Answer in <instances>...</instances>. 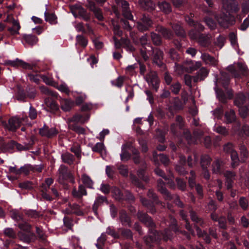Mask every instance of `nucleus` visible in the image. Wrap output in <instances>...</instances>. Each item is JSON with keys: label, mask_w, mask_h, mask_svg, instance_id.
Segmentation results:
<instances>
[{"label": "nucleus", "mask_w": 249, "mask_h": 249, "mask_svg": "<svg viewBox=\"0 0 249 249\" xmlns=\"http://www.w3.org/2000/svg\"><path fill=\"white\" fill-rule=\"evenodd\" d=\"M81 180L83 183L88 188L93 189V181L87 175L84 174L82 175Z\"/></svg>", "instance_id": "nucleus-35"}, {"label": "nucleus", "mask_w": 249, "mask_h": 249, "mask_svg": "<svg viewBox=\"0 0 249 249\" xmlns=\"http://www.w3.org/2000/svg\"><path fill=\"white\" fill-rule=\"evenodd\" d=\"M235 174L234 173L227 171L224 173V176L226 179V186L228 189H230L232 186L233 180L235 179Z\"/></svg>", "instance_id": "nucleus-24"}, {"label": "nucleus", "mask_w": 249, "mask_h": 249, "mask_svg": "<svg viewBox=\"0 0 249 249\" xmlns=\"http://www.w3.org/2000/svg\"><path fill=\"white\" fill-rule=\"evenodd\" d=\"M247 99L246 97L243 93H240L236 95L234 101L235 104L237 107L246 105Z\"/></svg>", "instance_id": "nucleus-33"}, {"label": "nucleus", "mask_w": 249, "mask_h": 249, "mask_svg": "<svg viewBox=\"0 0 249 249\" xmlns=\"http://www.w3.org/2000/svg\"><path fill=\"white\" fill-rule=\"evenodd\" d=\"M107 201V198L106 196H98L95 199L94 203L93 205V210L96 211L99 206L102 204L104 202Z\"/></svg>", "instance_id": "nucleus-40"}, {"label": "nucleus", "mask_w": 249, "mask_h": 249, "mask_svg": "<svg viewBox=\"0 0 249 249\" xmlns=\"http://www.w3.org/2000/svg\"><path fill=\"white\" fill-rule=\"evenodd\" d=\"M224 163L221 159H216L212 164V170L214 173L221 174L224 169Z\"/></svg>", "instance_id": "nucleus-21"}, {"label": "nucleus", "mask_w": 249, "mask_h": 249, "mask_svg": "<svg viewBox=\"0 0 249 249\" xmlns=\"http://www.w3.org/2000/svg\"><path fill=\"white\" fill-rule=\"evenodd\" d=\"M231 166L232 167H235L238 166L239 162V159L238 154L236 151L232 152L231 153Z\"/></svg>", "instance_id": "nucleus-46"}, {"label": "nucleus", "mask_w": 249, "mask_h": 249, "mask_svg": "<svg viewBox=\"0 0 249 249\" xmlns=\"http://www.w3.org/2000/svg\"><path fill=\"white\" fill-rule=\"evenodd\" d=\"M121 41L124 44V47L127 51L133 52L135 51V48L131 44L130 41L124 38H121Z\"/></svg>", "instance_id": "nucleus-52"}, {"label": "nucleus", "mask_w": 249, "mask_h": 249, "mask_svg": "<svg viewBox=\"0 0 249 249\" xmlns=\"http://www.w3.org/2000/svg\"><path fill=\"white\" fill-rule=\"evenodd\" d=\"M45 103L51 112H54L59 109L58 105L52 98H46L45 99Z\"/></svg>", "instance_id": "nucleus-25"}, {"label": "nucleus", "mask_w": 249, "mask_h": 249, "mask_svg": "<svg viewBox=\"0 0 249 249\" xmlns=\"http://www.w3.org/2000/svg\"><path fill=\"white\" fill-rule=\"evenodd\" d=\"M111 21L114 36H121L123 35V32L120 29V26L118 24L117 22L114 20H112Z\"/></svg>", "instance_id": "nucleus-45"}, {"label": "nucleus", "mask_w": 249, "mask_h": 249, "mask_svg": "<svg viewBox=\"0 0 249 249\" xmlns=\"http://www.w3.org/2000/svg\"><path fill=\"white\" fill-rule=\"evenodd\" d=\"M120 219L124 225L129 226L130 220L126 213L124 211H121L120 213Z\"/></svg>", "instance_id": "nucleus-39"}, {"label": "nucleus", "mask_w": 249, "mask_h": 249, "mask_svg": "<svg viewBox=\"0 0 249 249\" xmlns=\"http://www.w3.org/2000/svg\"><path fill=\"white\" fill-rule=\"evenodd\" d=\"M156 31L160 33L163 37L166 39H170L173 36V33L170 30L162 26H157Z\"/></svg>", "instance_id": "nucleus-27"}, {"label": "nucleus", "mask_w": 249, "mask_h": 249, "mask_svg": "<svg viewBox=\"0 0 249 249\" xmlns=\"http://www.w3.org/2000/svg\"><path fill=\"white\" fill-rule=\"evenodd\" d=\"M214 130L216 132L224 136L227 135L229 133L227 129L225 127L222 126H215Z\"/></svg>", "instance_id": "nucleus-58"}, {"label": "nucleus", "mask_w": 249, "mask_h": 249, "mask_svg": "<svg viewBox=\"0 0 249 249\" xmlns=\"http://www.w3.org/2000/svg\"><path fill=\"white\" fill-rule=\"evenodd\" d=\"M5 21L11 23L12 25V27L9 28L8 29L12 34L15 35L19 34L18 31L20 28V26L18 20H15L12 17H8Z\"/></svg>", "instance_id": "nucleus-17"}, {"label": "nucleus", "mask_w": 249, "mask_h": 249, "mask_svg": "<svg viewBox=\"0 0 249 249\" xmlns=\"http://www.w3.org/2000/svg\"><path fill=\"white\" fill-rule=\"evenodd\" d=\"M139 3L142 8L147 10H153L155 7V4L151 0H140Z\"/></svg>", "instance_id": "nucleus-26"}, {"label": "nucleus", "mask_w": 249, "mask_h": 249, "mask_svg": "<svg viewBox=\"0 0 249 249\" xmlns=\"http://www.w3.org/2000/svg\"><path fill=\"white\" fill-rule=\"evenodd\" d=\"M138 217L146 226L149 228V235L144 238L147 245L150 246L151 243L158 242L159 240L161 239L164 241H167L171 238L172 235L169 230L167 229L164 231V232L159 233L153 229L155 224L151 217L147 214L142 212H139Z\"/></svg>", "instance_id": "nucleus-1"}, {"label": "nucleus", "mask_w": 249, "mask_h": 249, "mask_svg": "<svg viewBox=\"0 0 249 249\" xmlns=\"http://www.w3.org/2000/svg\"><path fill=\"white\" fill-rule=\"evenodd\" d=\"M41 91L45 94L51 95L53 97H57V94L56 92L51 90L49 88L45 87H42L40 88Z\"/></svg>", "instance_id": "nucleus-63"}, {"label": "nucleus", "mask_w": 249, "mask_h": 249, "mask_svg": "<svg viewBox=\"0 0 249 249\" xmlns=\"http://www.w3.org/2000/svg\"><path fill=\"white\" fill-rule=\"evenodd\" d=\"M211 159L208 155H203L201 158V166L202 170L207 169L209 166Z\"/></svg>", "instance_id": "nucleus-38"}, {"label": "nucleus", "mask_w": 249, "mask_h": 249, "mask_svg": "<svg viewBox=\"0 0 249 249\" xmlns=\"http://www.w3.org/2000/svg\"><path fill=\"white\" fill-rule=\"evenodd\" d=\"M61 158L63 162L69 164H72L74 159L73 156L69 153L62 154Z\"/></svg>", "instance_id": "nucleus-41"}, {"label": "nucleus", "mask_w": 249, "mask_h": 249, "mask_svg": "<svg viewBox=\"0 0 249 249\" xmlns=\"http://www.w3.org/2000/svg\"><path fill=\"white\" fill-rule=\"evenodd\" d=\"M71 10L75 17H80L84 20L88 21L90 19V15L81 5L75 4L71 6Z\"/></svg>", "instance_id": "nucleus-6"}, {"label": "nucleus", "mask_w": 249, "mask_h": 249, "mask_svg": "<svg viewBox=\"0 0 249 249\" xmlns=\"http://www.w3.org/2000/svg\"><path fill=\"white\" fill-rule=\"evenodd\" d=\"M215 87L214 90L216 93V96L218 99L219 101L222 103H226L227 101V98L224 92L221 89H219L217 88V79H216L215 81Z\"/></svg>", "instance_id": "nucleus-28"}, {"label": "nucleus", "mask_w": 249, "mask_h": 249, "mask_svg": "<svg viewBox=\"0 0 249 249\" xmlns=\"http://www.w3.org/2000/svg\"><path fill=\"white\" fill-rule=\"evenodd\" d=\"M209 71L205 67L201 68L197 72L200 78V80H203L208 75Z\"/></svg>", "instance_id": "nucleus-59"}, {"label": "nucleus", "mask_w": 249, "mask_h": 249, "mask_svg": "<svg viewBox=\"0 0 249 249\" xmlns=\"http://www.w3.org/2000/svg\"><path fill=\"white\" fill-rule=\"evenodd\" d=\"M18 227L21 230L23 231V232L30 231L31 226L24 221L23 219L19 222Z\"/></svg>", "instance_id": "nucleus-55"}, {"label": "nucleus", "mask_w": 249, "mask_h": 249, "mask_svg": "<svg viewBox=\"0 0 249 249\" xmlns=\"http://www.w3.org/2000/svg\"><path fill=\"white\" fill-rule=\"evenodd\" d=\"M158 6L160 10L165 14H168L172 11V8L170 4L165 1L159 2Z\"/></svg>", "instance_id": "nucleus-30"}, {"label": "nucleus", "mask_w": 249, "mask_h": 249, "mask_svg": "<svg viewBox=\"0 0 249 249\" xmlns=\"http://www.w3.org/2000/svg\"><path fill=\"white\" fill-rule=\"evenodd\" d=\"M152 22L147 16L143 15L141 19L137 22V27L141 32L145 31L151 26Z\"/></svg>", "instance_id": "nucleus-11"}, {"label": "nucleus", "mask_w": 249, "mask_h": 249, "mask_svg": "<svg viewBox=\"0 0 249 249\" xmlns=\"http://www.w3.org/2000/svg\"><path fill=\"white\" fill-rule=\"evenodd\" d=\"M159 157V159L161 161V162L165 166L167 165L169 162V160L168 158L163 155V154H160L158 156L156 154V152L153 153V159L154 161L156 162V160H158V157Z\"/></svg>", "instance_id": "nucleus-44"}, {"label": "nucleus", "mask_w": 249, "mask_h": 249, "mask_svg": "<svg viewBox=\"0 0 249 249\" xmlns=\"http://www.w3.org/2000/svg\"><path fill=\"white\" fill-rule=\"evenodd\" d=\"M163 52L158 48L153 50V62L159 67L163 65Z\"/></svg>", "instance_id": "nucleus-13"}, {"label": "nucleus", "mask_w": 249, "mask_h": 249, "mask_svg": "<svg viewBox=\"0 0 249 249\" xmlns=\"http://www.w3.org/2000/svg\"><path fill=\"white\" fill-rule=\"evenodd\" d=\"M128 148L127 144H124L122 146V153L120 154V157L122 161L128 160L130 158V154L127 151Z\"/></svg>", "instance_id": "nucleus-31"}, {"label": "nucleus", "mask_w": 249, "mask_h": 249, "mask_svg": "<svg viewBox=\"0 0 249 249\" xmlns=\"http://www.w3.org/2000/svg\"><path fill=\"white\" fill-rule=\"evenodd\" d=\"M112 193L113 197L115 199L120 200L123 199V194L119 188L117 187L113 188Z\"/></svg>", "instance_id": "nucleus-53"}, {"label": "nucleus", "mask_w": 249, "mask_h": 249, "mask_svg": "<svg viewBox=\"0 0 249 249\" xmlns=\"http://www.w3.org/2000/svg\"><path fill=\"white\" fill-rule=\"evenodd\" d=\"M89 118V116H88L85 118H84L82 115L77 114L71 118L70 121L71 122H79L84 124L87 121Z\"/></svg>", "instance_id": "nucleus-43"}, {"label": "nucleus", "mask_w": 249, "mask_h": 249, "mask_svg": "<svg viewBox=\"0 0 249 249\" xmlns=\"http://www.w3.org/2000/svg\"><path fill=\"white\" fill-rule=\"evenodd\" d=\"M190 215L191 219L193 221L195 222L196 223L198 224L200 226H203L204 223L203 219L199 217L195 211H193L192 210H190Z\"/></svg>", "instance_id": "nucleus-32"}, {"label": "nucleus", "mask_w": 249, "mask_h": 249, "mask_svg": "<svg viewBox=\"0 0 249 249\" xmlns=\"http://www.w3.org/2000/svg\"><path fill=\"white\" fill-rule=\"evenodd\" d=\"M172 28L173 30L175 31L176 34L178 36H184L185 35V33L183 29L180 26V24L178 23H176L174 24L172 26Z\"/></svg>", "instance_id": "nucleus-47"}, {"label": "nucleus", "mask_w": 249, "mask_h": 249, "mask_svg": "<svg viewBox=\"0 0 249 249\" xmlns=\"http://www.w3.org/2000/svg\"><path fill=\"white\" fill-rule=\"evenodd\" d=\"M63 223L64 225L68 229H71L72 227L73 226V220L72 219L68 217L65 216L63 218Z\"/></svg>", "instance_id": "nucleus-64"}, {"label": "nucleus", "mask_w": 249, "mask_h": 249, "mask_svg": "<svg viewBox=\"0 0 249 249\" xmlns=\"http://www.w3.org/2000/svg\"><path fill=\"white\" fill-rule=\"evenodd\" d=\"M26 42L30 45H33L38 41V38L33 35H26L24 36Z\"/></svg>", "instance_id": "nucleus-54"}, {"label": "nucleus", "mask_w": 249, "mask_h": 249, "mask_svg": "<svg viewBox=\"0 0 249 249\" xmlns=\"http://www.w3.org/2000/svg\"><path fill=\"white\" fill-rule=\"evenodd\" d=\"M6 64L15 68L20 67L24 69L31 70H34L37 66L36 63H27L18 58L13 61L8 60L6 62Z\"/></svg>", "instance_id": "nucleus-5"}, {"label": "nucleus", "mask_w": 249, "mask_h": 249, "mask_svg": "<svg viewBox=\"0 0 249 249\" xmlns=\"http://www.w3.org/2000/svg\"><path fill=\"white\" fill-rule=\"evenodd\" d=\"M140 43L142 46V48L146 49V47L147 46L150 48L152 49L150 44L148 42L147 36L146 35H144L140 37Z\"/></svg>", "instance_id": "nucleus-57"}, {"label": "nucleus", "mask_w": 249, "mask_h": 249, "mask_svg": "<svg viewBox=\"0 0 249 249\" xmlns=\"http://www.w3.org/2000/svg\"><path fill=\"white\" fill-rule=\"evenodd\" d=\"M158 189L163 196L165 199L171 200L172 196L169 194L168 190L165 187V184L163 180L160 179L158 180Z\"/></svg>", "instance_id": "nucleus-18"}, {"label": "nucleus", "mask_w": 249, "mask_h": 249, "mask_svg": "<svg viewBox=\"0 0 249 249\" xmlns=\"http://www.w3.org/2000/svg\"><path fill=\"white\" fill-rule=\"evenodd\" d=\"M230 80V77L227 74L223 73L222 74V77L220 78V81L224 88L227 89L228 88Z\"/></svg>", "instance_id": "nucleus-56"}, {"label": "nucleus", "mask_w": 249, "mask_h": 249, "mask_svg": "<svg viewBox=\"0 0 249 249\" xmlns=\"http://www.w3.org/2000/svg\"><path fill=\"white\" fill-rule=\"evenodd\" d=\"M116 4L118 7H121L124 17L127 19L132 20L133 16L129 9V4L126 1L116 0Z\"/></svg>", "instance_id": "nucleus-9"}, {"label": "nucleus", "mask_w": 249, "mask_h": 249, "mask_svg": "<svg viewBox=\"0 0 249 249\" xmlns=\"http://www.w3.org/2000/svg\"><path fill=\"white\" fill-rule=\"evenodd\" d=\"M239 107V111L240 116L243 118H246L248 115L249 110L248 107L246 105L238 107Z\"/></svg>", "instance_id": "nucleus-62"}, {"label": "nucleus", "mask_w": 249, "mask_h": 249, "mask_svg": "<svg viewBox=\"0 0 249 249\" xmlns=\"http://www.w3.org/2000/svg\"><path fill=\"white\" fill-rule=\"evenodd\" d=\"M225 118L226 119V123L231 124L234 122L236 120L235 112L233 110H230L225 113Z\"/></svg>", "instance_id": "nucleus-36"}, {"label": "nucleus", "mask_w": 249, "mask_h": 249, "mask_svg": "<svg viewBox=\"0 0 249 249\" xmlns=\"http://www.w3.org/2000/svg\"><path fill=\"white\" fill-rule=\"evenodd\" d=\"M7 148H14L16 147L18 150H26L28 149L27 146H23L19 143L16 142L14 141H11L7 144Z\"/></svg>", "instance_id": "nucleus-37"}, {"label": "nucleus", "mask_w": 249, "mask_h": 249, "mask_svg": "<svg viewBox=\"0 0 249 249\" xmlns=\"http://www.w3.org/2000/svg\"><path fill=\"white\" fill-rule=\"evenodd\" d=\"M241 160L242 161L244 162L246 161L248 157V152L246 146L244 145H241L239 147Z\"/></svg>", "instance_id": "nucleus-48"}, {"label": "nucleus", "mask_w": 249, "mask_h": 249, "mask_svg": "<svg viewBox=\"0 0 249 249\" xmlns=\"http://www.w3.org/2000/svg\"><path fill=\"white\" fill-rule=\"evenodd\" d=\"M197 38L198 43L202 47H207L211 44V37L209 35L201 34Z\"/></svg>", "instance_id": "nucleus-23"}, {"label": "nucleus", "mask_w": 249, "mask_h": 249, "mask_svg": "<svg viewBox=\"0 0 249 249\" xmlns=\"http://www.w3.org/2000/svg\"><path fill=\"white\" fill-rule=\"evenodd\" d=\"M141 201L142 205L146 207L149 211V212L154 213L156 212L155 209L154 208L153 201L150 202L145 198L141 197Z\"/></svg>", "instance_id": "nucleus-34"}, {"label": "nucleus", "mask_w": 249, "mask_h": 249, "mask_svg": "<svg viewBox=\"0 0 249 249\" xmlns=\"http://www.w3.org/2000/svg\"><path fill=\"white\" fill-rule=\"evenodd\" d=\"M200 58L205 64L216 66L218 64L217 60L208 53H202Z\"/></svg>", "instance_id": "nucleus-16"}, {"label": "nucleus", "mask_w": 249, "mask_h": 249, "mask_svg": "<svg viewBox=\"0 0 249 249\" xmlns=\"http://www.w3.org/2000/svg\"><path fill=\"white\" fill-rule=\"evenodd\" d=\"M71 194L74 197L81 199L83 196L87 195V192L85 187L82 184H80L78 186V190L75 187L72 189Z\"/></svg>", "instance_id": "nucleus-19"}, {"label": "nucleus", "mask_w": 249, "mask_h": 249, "mask_svg": "<svg viewBox=\"0 0 249 249\" xmlns=\"http://www.w3.org/2000/svg\"><path fill=\"white\" fill-rule=\"evenodd\" d=\"M86 6L94 14L95 17L100 21L103 20L104 17L100 8L96 6L95 3L91 0H88Z\"/></svg>", "instance_id": "nucleus-12"}, {"label": "nucleus", "mask_w": 249, "mask_h": 249, "mask_svg": "<svg viewBox=\"0 0 249 249\" xmlns=\"http://www.w3.org/2000/svg\"><path fill=\"white\" fill-rule=\"evenodd\" d=\"M61 107L65 111H69L73 106V102L68 99H62L60 101Z\"/></svg>", "instance_id": "nucleus-29"}, {"label": "nucleus", "mask_w": 249, "mask_h": 249, "mask_svg": "<svg viewBox=\"0 0 249 249\" xmlns=\"http://www.w3.org/2000/svg\"><path fill=\"white\" fill-rule=\"evenodd\" d=\"M58 181L60 183H63L64 180H69L71 182L75 183V180L72 174L68 171L67 168L64 165H61L59 170Z\"/></svg>", "instance_id": "nucleus-7"}, {"label": "nucleus", "mask_w": 249, "mask_h": 249, "mask_svg": "<svg viewBox=\"0 0 249 249\" xmlns=\"http://www.w3.org/2000/svg\"><path fill=\"white\" fill-rule=\"evenodd\" d=\"M62 213L66 214H75L77 215H82L83 212L80 208V206L77 204H68V207L62 211Z\"/></svg>", "instance_id": "nucleus-10"}, {"label": "nucleus", "mask_w": 249, "mask_h": 249, "mask_svg": "<svg viewBox=\"0 0 249 249\" xmlns=\"http://www.w3.org/2000/svg\"><path fill=\"white\" fill-rule=\"evenodd\" d=\"M149 86L155 89L157 91L159 87L160 80L156 71H150L144 77Z\"/></svg>", "instance_id": "nucleus-8"}, {"label": "nucleus", "mask_w": 249, "mask_h": 249, "mask_svg": "<svg viewBox=\"0 0 249 249\" xmlns=\"http://www.w3.org/2000/svg\"><path fill=\"white\" fill-rule=\"evenodd\" d=\"M22 122L29 126L31 125V124L28 123V118L26 116L22 117L21 118H19L17 116L12 117L9 120L8 124H7L5 123V124L8 130L14 131L19 127Z\"/></svg>", "instance_id": "nucleus-3"}, {"label": "nucleus", "mask_w": 249, "mask_h": 249, "mask_svg": "<svg viewBox=\"0 0 249 249\" xmlns=\"http://www.w3.org/2000/svg\"><path fill=\"white\" fill-rule=\"evenodd\" d=\"M45 20L49 22L51 24L56 23V17L54 14H50L49 13L45 12L44 13Z\"/></svg>", "instance_id": "nucleus-51"}, {"label": "nucleus", "mask_w": 249, "mask_h": 249, "mask_svg": "<svg viewBox=\"0 0 249 249\" xmlns=\"http://www.w3.org/2000/svg\"><path fill=\"white\" fill-rule=\"evenodd\" d=\"M223 8L226 13L223 12V15L217 19V21L222 27L227 28L230 24V19L232 18L231 17L233 13H237L239 10V7L237 4H231L229 3L228 0H222Z\"/></svg>", "instance_id": "nucleus-2"}, {"label": "nucleus", "mask_w": 249, "mask_h": 249, "mask_svg": "<svg viewBox=\"0 0 249 249\" xmlns=\"http://www.w3.org/2000/svg\"><path fill=\"white\" fill-rule=\"evenodd\" d=\"M193 27L195 30H191L189 33V35L192 39H196L197 38L198 36V33L203 31L204 29V27L201 24L197 22H195Z\"/></svg>", "instance_id": "nucleus-20"}, {"label": "nucleus", "mask_w": 249, "mask_h": 249, "mask_svg": "<svg viewBox=\"0 0 249 249\" xmlns=\"http://www.w3.org/2000/svg\"><path fill=\"white\" fill-rule=\"evenodd\" d=\"M181 87L180 84L178 82H176L171 84L170 89L173 93L177 95L179 93Z\"/></svg>", "instance_id": "nucleus-50"}, {"label": "nucleus", "mask_w": 249, "mask_h": 249, "mask_svg": "<svg viewBox=\"0 0 249 249\" xmlns=\"http://www.w3.org/2000/svg\"><path fill=\"white\" fill-rule=\"evenodd\" d=\"M18 236L21 241L28 243L34 241L36 238L35 234L30 231L26 232L20 231L18 233Z\"/></svg>", "instance_id": "nucleus-14"}, {"label": "nucleus", "mask_w": 249, "mask_h": 249, "mask_svg": "<svg viewBox=\"0 0 249 249\" xmlns=\"http://www.w3.org/2000/svg\"><path fill=\"white\" fill-rule=\"evenodd\" d=\"M69 128L78 134H85V129L76 124H70L69 125Z\"/></svg>", "instance_id": "nucleus-42"}, {"label": "nucleus", "mask_w": 249, "mask_h": 249, "mask_svg": "<svg viewBox=\"0 0 249 249\" xmlns=\"http://www.w3.org/2000/svg\"><path fill=\"white\" fill-rule=\"evenodd\" d=\"M183 107L182 103L178 98H174L173 105H168V106L169 111L172 114H173L174 111L181 110Z\"/></svg>", "instance_id": "nucleus-22"}, {"label": "nucleus", "mask_w": 249, "mask_h": 249, "mask_svg": "<svg viewBox=\"0 0 249 249\" xmlns=\"http://www.w3.org/2000/svg\"><path fill=\"white\" fill-rule=\"evenodd\" d=\"M76 45H79L83 47H85L88 44V40L82 35H78L76 37Z\"/></svg>", "instance_id": "nucleus-49"}, {"label": "nucleus", "mask_w": 249, "mask_h": 249, "mask_svg": "<svg viewBox=\"0 0 249 249\" xmlns=\"http://www.w3.org/2000/svg\"><path fill=\"white\" fill-rule=\"evenodd\" d=\"M39 133L43 136L51 138L56 136L58 133V130L55 127L49 128L48 126H44L39 130Z\"/></svg>", "instance_id": "nucleus-15"}, {"label": "nucleus", "mask_w": 249, "mask_h": 249, "mask_svg": "<svg viewBox=\"0 0 249 249\" xmlns=\"http://www.w3.org/2000/svg\"><path fill=\"white\" fill-rule=\"evenodd\" d=\"M124 82V77L119 76L115 80L111 81V84L112 85L120 88L123 86Z\"/></svg>", "instance_id": "nucleus-61"}, {"label": "nucleus", "mask_w": 249, "mask_h": 249, "mask_svg": "<svg viewBox=\"0 0 249 249\" xmlns=\"http://www.w3.org/2000/svg\"><path fill=\"white\" fill-rule=\"evenodd\" d=\"M151 37L153 43L156 45H160L161 43L160 37L155 33H151Z\"/></svg>", "instance_id": "nucleus-60"}, {"label": "nucleus", "mask_w": 249, "mask_h": 249, "mask_svg": "<svg viewBox=\"0 0 249 249\" xmlns=\"http://www.w3.org/2000/svg\"><path fill=\"white\" fill-rule=\"evenodd\" d=\"M228 70L235 78H240L242 75L246 76L248 74L247 66L242 63H238L236 67L230 66Z\"/></svg>", "instance_id": "nucleus-4"}]
</instances>
